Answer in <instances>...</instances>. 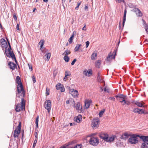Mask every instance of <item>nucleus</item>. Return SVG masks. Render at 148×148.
I'll return each mask as SVG.
<instances>
[{
    "mask_svg": "<svg viewBox=\"0 0 148 148\" xmlns=\"http://www.w3.org/2000/svg\"><path fill=\"white\" fill-rule=\"evenodd\" d=\"M9 48H8V52L7 53V50H5V53L6 56L8 58L11 57L12 59H14L16 63H17V61L16 60L15 55L13 51H11L12 48L10 42L8 41Z\"/></svg>",
    "mask_w": 148,
    "mask_h": 148,
    "instance_id": "obj_1",
    "label": "nucleus"
},
{
    "mask_svg": "<svg viewBox=\"0 0 148 148\" xmlns=\"http://www.w3.org/2000/svg\"><path fill=\"white\" fill-rule=\"evenodd\" d=\"M25 100L23 98L21 99V104L18 103L15 105V110L16 112H19L20 110H24L25 108Z\"/></svg>",
    "mask_w": 148,
    "mask_h": 148,
    "instance_id": "obj_2",
    "label": "nucleus"
},
{
    "mask_svg": "<svg viewBox=\"0 0 148 148\" xmlns=\"http://www.w3.org/2000/svg\"><path fill=\"white\" fill-rule=\"evenodd\" d=\"M16 83L18 84L17 86V91L18 93H20L21 91L22 93H24V95H25V91L23 88V86L22 83L21 82V78L19 76H17L16 78Z\"/></svg>",
    "mask_w": 148,
    "mask_h": 148,
    "instance_id": "obj_3",
    "label": "nucleus"
},
{
    "mask_svg": "<svg viewBox=\"0 0 148 148\" xmlns=\"http://www.w3.org/2000/svg\"><path fill=\"white\" fill-rule=\"evenodd\" d=\"M139 135L136 134H133L131 135L130 138L128 139V141L131 144H135L138 142V138Z\"/></svg>",
    "mask_w": 148,
    "mask_h": 148,
    "instance_id": "obj_4",
    "label": "nucleus"
},
{
    "mask_svg": "<svg viewBox=\"0 0 148 148\" xmlns=\"http://www.w3.org/2000/svg\"><path fill=\"white\" fill-rule=\"evenodd\" d=\"M126 97V95H124L122 94H118L115 96V97L121 103L122 105L123 106L126 104V101L125 98Z\"/></svg>",
    "mask_w": 148,
    "mask_h": 148,
    "instance_id": "obj_5",
    "label": "nucleus"
},
{
    "mask_svg": "<svg viewBox=\"0 0 148 148\" xmlns=\"http://www.w3.org/2000/svg\"><path fill=\"white\" fill-rule=\"evenodd\" d=\"M89 142L91 145L93 146H97L99 143V140L97 137H92L90 138Z\"/></svg>",
    "mask_w": 148,
    "mask_h": 148,
    "instance_id": "obj_6",
    "label": "nucleus"
},
{
    "mask_svg": "<svg viewBox=\"0 0 148 148\" xmlns=\"http://www.w3.org/2000/svg\"><path fill=\"white\" fill-rule=\"evenodd\" d=\"M117 51V49H115L112 54L110 55H108V56L106 58V60L109 62L111 61L112 59H114L115 56L116 55Z\"/></svg>",
    "mask_w": 148,
    "mask_h": 148,
    "instance_id": "obj_7",
    "label": "nucleus"
},
{
    "mask_svg": "<svg viewBox=\"0 0 148 148\" xmlns=\"http://www.w3.org/2000/svg\"><path fill=\"white\" fill-rule=\"evenodd\" d=\"M17 127L18 129H16L14 131V138L18 137V135L20 133L21 129V122H19Z\"/></svg>",
    "mask_w": 148,
    "mask_h": 148,
    "instance_id": "obj_8",
    "label": "nucleus"
},
{
    "mask_svg": "<svg viewBox=\"0 0 148 148\" xmlns=\"http://www.w3.org/2000/svg\"><path fill=\"white\" fill-rule=\"evenodd\" d=\"M44 107L48 112L50 111L51 107V101L50 100H47L45 101Z\"/></svg>",
    "mask_w": 148,
    "mask_h": 148,
    "instance_id": "obj_9",
    "label": "nucleus"
},
{
    "mask_svg": "<svg viewBox=\"0 0 148 148\" xmlns=\"http://www.w3.org/2000/svg\"><path fill=\"white\" fill-rule=\"evenodd\" d=\"M99 121L98 119H94L92 121V123L91 124V126L93 128L95 127H97L99 126L98 123Z\"/></svg>",
    "mask_w": 148,
    "mask_h": 148,
    "instance_id": "obj_10",
    "label": "nucleus"
},
{
    "mask_svg": "<svg viewBox=\"0 0 148 148\" xmlns=\"http://www.w3.org/2000/svg\"><path fill=\"white\" fill-rule=\"evenodd\" d=\"M69 93L74 97H77L78 95V91L76 90H75L73 89H70Z\"/></svg>",
    "mask_w": 148,
    "mask_h": 148,
    "instance_id": "obj_11",
    "label": "nucleus"
},
{
    "mask_svg": "<svg viewBox=\"0 0 148 148\" xmlns=\"http://www.w3.org/2000/svg\"><path fill=\"white\" fill-rule=\"evenodd\" d=\"M132 11L135 12L136 15L138 16H142L143 15L141 12L138 8H135L132 10Z\"/></svg>",
    "mask_w": 148,
    "mask_h": 148,
    "instance_id": "obj_12",
    "label": "nucleus"
},
{
    "mask_svg": "<svg viewBox=\"0 0 148 148\" xmlns=\"http://www.w3.org/2000/svg\"><path fill=\"white\" fill-rule=\"evenodd\" d=\"M108 136V135L107 134L102 133L99 134V137L105 141L107 140Z\"/></svg>",
    "mask_w": 148,
    "mask_h": 148,
    "instance_id": "obj_13",
    "label": "nucleus"
},
{
    "mask_svg": "<svg viewBox=\"0 0 148 148\" xmlns=\"http://www.w3.org/2000/svg\"><path fill=\"white\" fill-rule=\"evenodd\" d=\"M139 138L143 141V143H148V136L139 135Z\"/></svg>",
    "mask_w": 148,
    "mask_h": 148,
    "instance_id": "obj_14",
    "label": "nucleus"
},
{
    "mask_svg": "<svg viewBox=\"0 0 148 148\" xmlns=\"http://www.w3.org/2000/svg\"><path fill=\"white\" fill-rule=\"evenodd\" d=\"M8 65L10 66V68L12 70H14L16 66L15 64L11 62H9Z\"/></svg>",
    "mask_w": 148,
    "mask_h": 148,
    "instance_id": "obj_15",
    "label": "nucleus"
},
{
    "mask_svg": "<svg viewBox=\"0 0 148 148\" xmlns=\"http://www.w3.org/2000/svg\"><path fill=\"white\" fill-rule=\"evenodd\" d=\"M91 103L92 101L91 100H85V106L86 108V109L88 108L90 106V103Z\"/></svg>",
    "mask_w": 148,
    "mask_h": 148,
    "instance_id": "obj_16",
    "label": "nucleus"
},
{
    "mask_svg": "<svg viewBox=\"0 0 148 148\" xmlns=\"http://www.w3.org/2000/svg\"><path fill=\"white\" fill-rule=\"evenodd\" d=\"M116 137V136L115 135L112 136L109 138L108 136L107 140H106V141L108 142H112L114 140V139Z\"/></svg>",
    "mask_w": 148,
    "mask_h": 148,
    "instance_id": "obj_17",
    "label": "nucleus"
},
{
    "mask_svg": "<svg viewBox=\"0 0 148 148\" xmlns=\"http://www.w3.org/2000/svg\"><path fill=\"white\" fill-rule=\"evenodd\" d=\"M132 103L135 104L140 107H142L143 106V104L142 103L137 101H133Z\"/></svg>",
    "mask_w": 148,
    "mask_h": 148,
    "instance_id": "obj_18",
    "label": "nucleus"
},
{
    "mask_svg": "<svg viewBox=\"0 0 148 148\" xmlns=\"http://www.w3.org/2000/svg\"><path fill=\"white\" fill-rule=\"evenodd\" d=\"M51 53H48L46 54L44 56V58L45 60L48 61L51 56Z\"/></svg>",
    "mask_w": 148,
    "mask_h": 148,
    "instance_id": "obj_19",
    "label": "nucleus"
},
{
    "mask_svg": "<svg viewBox=\"0 0 148 148\" xmlns=\"http://www.w3.org/2000/svg\"><path fill=\"white\" fill-rule=\"evenodd\" d=\"M127 13V10L125 9L124 12V16L123 17V22L122 23L123 27L124 26L125 23L126 21V15Z\"/></svg>",
    "mask_w": 148,
    "mask_h": 148,
    "instance_id": "obj_20",
    "label": "nucleus"
},
{
    "mask_svg": "<svg viewBox=\"0 0 148 148\" xmlns=\"http://www.w3.org/2000/svg\"><path fill=\"white\" fill-rule=\"evenodd\" d=\"M131 135L127 133H125L121 136V138L123 139L127 138H128L129 136L130 137Z\"/></svg>",
    "mask_w": 148,
    "mask_h": 148,
    "instance_id": "obj_21",
    "label": "nucleus"
},
{
    "mask_svg": "<svg viewBox=\"0 0 148 148\" xmlns=\"http://www.w3.org/2000/svg\"><path fill=\"white\" fill-rule=\"evenodd\" d=\"M65 76L63 80L64 81H66L67 79L68 78V76H69L71 75V73L69 71H66L65 72Z\"/></svg>",
    "mask_w": 148,
    "mask_h": 148,
    "instance_id": "obj_22",
    "label": "nucleus"
},
{
    "mask_svg": "<svg viewBox=\"0 0 148 148\" xmlns=\"http://www.w3.org/2000/svg\"><path fill=\"white\" fill-rule=\"evenodd\" d=\"M101 64V61L100 60H98L95 63V66L98 68H100Z\"/></svg>",
    "mask_w": 148,
    "mask_h": 148,
    "instance_id": "obj_23",
    "label": "nucleus"
},
{
    "mask_svg": "<svg viewBox=\"0 0 148 148\" xmlns=\"http://www.w3.org/2000/svg\"><path fill=\"white\" fill-rule=\"evenodd\" d=\"M142 110V109H139L138 108H135L132 111L136 113H138V114H140V112Z\"/></svg>",
    "mask_w": 148,
    "mask_h": 148,
    "instance_id": "obj_24",
    "label": "nucleus"
},
{
    "mask_svg": "<svg viewBox=\"0 0 148 148\" xmlns=\"http://www.w3.org/2000/svg\"><path fill=\"white\" fill-rule=\"evenodd\" d=\"M141 147L142 148H148V143H143Z\"/></svg>",
    "mask_w": 148,
    "mask_h": 148,
    "instance_id": "obj_25",
    "label": "nucleus"
},
{
    "mask_svg": "<svg viewBox=\"0 0 148 148\" xmlns=\"http://www.w3.org/2000/svg\"><path fill=\"white\" fill-rule=\"evenodd\" d=\"M97 79L98 82L101 83H103L104 82V81L102 80V78L100 77L99 74H98V75L97 77Z\"/></svg>",
    "mask_w": 148,
    "mask_h": 148,
    "instance_id": "obj_26",
    "label": "nucleus"
},
{
    "mask_svg": "<svg viewBox=\"0 0 148 148\" xmlns=\"http://www.w3.org/2000/svg\"><path fill=\"white\" fill-rule=\"evenodd\" d=\"M97 54L94 53H93L91 56V59L92 60H95L96 59V58L97 57Z\"/></svg>",
    "mask_w": 148,
    "mask_h": 148,
    "instance_id": "obj_27",
    "label": "nucleus"
},
{
    "mask_svg": "<svg viewBox=\"0 0 148 148\" xmlns=\"http://www.w3.org/2000/svg\"><path fill=\"white\" fill-rule=\"evenodd\" d=\"M81 45V44L77 45L75 48L74 49L75 51V52L79 50Z\"/></svg>",
    "mask_w": 148,
    "mask_h": 148,
    "instance_id": "obj_28",
    "label": "nucleus"
},
{
    "mask_svg": "<svg viewBox=\"0 0 148 148\" xmlns=\"http://www.w3.org/2000/svg\"><path fill=\"white\" fill-rule=\"evenodd\" d=\"M74 106L77 110H80V106L79 103H77L76 105H74Z\"/></svg>",
    "mask_w": 148,
    "mask_h": 148,
    "instance_id": "obj_29",
    "label": "nucleus"
},
{
    "mask_svg": "<svg viewBox=\"0 0 148 148\" xmlns=\"http://www.w3.org/2000/svg\"><path fill=\"white\" fill-rule=\"evenodd\" d=\"M74 32H73L72 35L71 36V37L69 38V42L70 44H71L72 42V41H73V38L74 36Z\"/></svg>",
    "mask_w": 148,
    "mask_h": 148,
    "instance_id": "obj_30",
    "label": "nucleus"
},
{
    "mask_svg": "<svg viewBox=\"0 0 148 148\" xmlns=\"http://www.w3.org/2000/svg\"><path fill=\"white\" fill-rule=\"evenodd\" d=\"M1 46H2V48L3 49H5V50H7V53L8 52V49H7V48L8 47V45H7V43H6V44H2V45H1Z\"/></svg>",
    "mask_w": 148,
    "mask_h": 148,
    "instance_id": "obj_31",
    "label": "nucleus"
},
{
    "mask_svg": "<svg viewBox=\"0 0 148 148\" xmlns=\"http://www.w3.org/2000/svg\"><path fill=\"white\" fill-rule=\"evenodd\" d=\"M74 120L77 123H79L80 122L81 120L77 116L75 117L74 118Z\"/></svg>",
    "mask_w": 148,
    "mask_h": 148,
    "instance_id": "obj_32",
    "label": "nucleus"
},
{
    "mask_svg": "<svg viewBox=\"0 0 148 148\" xmlns=\"http://www.w3.org/2000/svg\"><path fill=\"white\" fill-rule=\"evenodd\" d=\"M64 59L65 62H69L70 58L68 56H65L64 57Z\"/></svg>",
    "mask_w": 148,
    "mask_h": 148,
    "instance_id": "obj_33",
    "label": "nucleus"
},
{
    "mask_svg": "<svg viewBox=\"0 0 148 148\" xmlns=\"http://www.w3.org/2000/svg\"><path fill=\"white\" fill-rule=\"evenodd\" d=\"M105 111V109H103V110L101 111L99 114V116L100 117H101L103 115V113H104Z\"/></svg>",
    "mask_w": 148,
    "mask_h": 148,
    "instance_id": "obj_34",
    "label": "nucleus"
},
{
    "mask_svg": "<svg viewBox=\"0 0 148 148\" xmlns=\"http://www.w3.org/2000/svg\"><path fill=\"white\" fill-rule=\"evenodd\" d=\"M62 85L60 84H57L56 86V88L57 90H59L60 89V88H61Z\"/></svg>",
    "mask_w": 148,
    "mask_h": 148,
    "instance_id": "obj_35",
    "label": "nucleus"
},
{
    "mask_svg": "<svg viewBox=\"0 0 148 148\" xmlns=\"http://www.w3.org/2000/svg\"><path fill=\"white\" fill-rule=\"evenodd\" d=\"M82 144H77L74 147V148H82Z\"/></svg>",
    "mask_w": 148,
    "mask_h": 148,
    "instance_id": "obj_36",
    "label": "nucleus"
},
{
    "mask_svg": "<svg viewBox=\"0 0 148 148\" xmlns=\"http://www.w3.org/2000/svg\"><path fill=\"white\" fill-rule=\"evenodd\" d=\"M39 44L40 45V49H41L43 47L44 45V41L43 40H41L39 43Z\"/></svg>",
    "mask_w": 148,
    "mask_h": 148,
    "instance_id": "obj_37",
    "label": "nucleus"
},
{
    "mask_svg": "<svg viewBox=\"0 0 148 148\" xmlns=\"http://www.w3.org/2000/svg\"><path fill=\"white\" fill-rule=\"evenodd\" d=\"M1 45H2V44H5L7 43L6 41L4 39H1Z\"/></svg>",
    "mask_w": 148,
    "mask_h": 148,
    "instance_id": "obj_38",
    "label": "nucleus"
},
{
    "mask_svg": "<svg viewBox=\"0 0 148 148\" xmlns=\"http://www.w3.org/2000/svg\"><path fill=\"white\" fill-rule=\"evenodd\" d=\"M71 51L69 50H66L65 51V53H66V56H67L68 55L70 54L71 53Z\"/></svg>",
    "mask_w": 148,
    "mask_h": 148,
    "instance_id": "obj_39",
    "label": "nucleus"
},
{
    "mask_svg": "<svg viewBox=\"0 0 148 148\" xmlns=\"http://www.w3.org/2000/svg\"><path fill=\"white\" fill-rule=\"evenodd\" d=\"M39 121V116L38 115L36 118V121H35V123L36 124H38V122Z\"/></svg>",
    "mask_w": 148,
    "mask_h": 148,
    "instance_id": "obj_40",
    "label": "nucleus"
},
{
    "mask_svg": "<svg viewBox=\"0 0 148 148\" xmlns=\"http://www.w3.org/2000/svg\"><path fill=\"white\" fill-rule=\"evenodd\" d=\"M28 66L29 67V69L31 71H32V67L31 64L28 63Z\"/></svg>",
    "mask_w": 148,
    "mask_h": 148,
    "instance_id": "obj_41",
    "label": "nucleus"
},
{
    "mask_svg": "<svg viewBox=\"0 0 148 148\" xmlns=\"http://www.w3.org/2000/svg\"><path fill=\"white\" fill-rule=\"evenodd\" d=\"M46 94L48 95H49V90L47 88H46Z\"/></svg>",
    "mask_w": 148,
    "mask_h": 148,
    "instance_id": "obj_42",
    "label": "nucleus"
},
{
    "mask_svg": "<svg viewBox=\"0 0 148 148\" xmlns=\"http://www.w3.org/2000/svg\"><path fill=\"white\" fill-rule=\"evenodd\" d=\"M32 79L33 80V82L34 83H35L36 82L35 78L34 76L32 77Z\"/></svg>",
    "mask_w": 148,
    "mask_h": 148,
    "instance_id": "obj_43",
    "label": "nucleus"
},
{
    "mask_svg": "<svg viewBox=\"0 0 148 148\" xmlns=\"http://www.w3.org/2000/svg\"><path fill=\"white\" fill-rule=\"evenodd\" d=\"M76 60H77L76 59H74L71 62V64L72 65H73L75 64V63L76 62Z\"/></svg>",
    "mask_w": 148,
    "mask_h": 148,
    "instance_id": "obj_44",
    "label": "nucleus"
},
{
    "mask_svg": "<svg viewBox=\"0 0 148 148\" xmlns=\"http://www.w3.org/2000/svg\"><path fill=\"white\" fill-rule=\"evenodd\" d=\"M37 139H35L34 140V143H33V146H36V144L37 142Z\"/></svg>",
    "mask_w": 148,
    "mask_h": 148,
    "instance_id": "obj_45",
    "label": "nucleus"
},
{
    "mask_svg": "<svg viewBox=\"0 0 148 148\" xmlns=\"http://www.w3.org/2000/svg\"><path fill=\"white\" fill-rule=\"evenodd\" d=\"M140 113L143 114H148V112H145L144 111L141 110V111L140 112Z\"/></svg>",
    "mask_w": 148,
    "mask_h": 148,
    "instance_id": "obj_46",
    "label": "nucleus"
},
{
    "mask_svg": "<svg viewBox=\"0 0 148 148\" xmlns=\"http://www.w3.org/2000/svg\"><path fill=\"white\" fill-rule=\"evenodd\" d=\"M63 87H61V88H60V90L61 92H64L65 91V89L63 87V86H62Z\"/></svg>",
    "mask_w": 148,
    "mask_h": 148,
    "instance_id": "obj_47",
    "label": "nucleus"
},
{
    "mask_svg": "<svg viewBox=\"0 0 148 148\" xmlns=\"http://www.w3.org/2000/svg\"><path fill=\"white\" fill-rule=\"evenodd\" d=\"M116 1L119 3H121L122 2H123V3L125 2L124 0H115Z\"/></svg>",
    "mask_w": 148,
    "mask_h": 148,
    "instance_id": "obj_48",
    "label": "nucleus"
},
{
    "mask_svg": "<svg viewBox=\"0 0 148 148\" xmlns=\"http://www.w3.org/2000/svg\"><path fill=\"white\" fill-rule=\"evenodd\" d=\"M89 44H90V42L88 41H87L86 42V48H87L88 47V46L89 45Z\"/></svg>",
    "mask_w": 148,
    "mask_h": 148,
    "instance_id": "obj_49",
    "label": "nucleus"
},
{
    "mask_svg": "<svg viewBox=\"0 0 148 148\" xmlns=\"http://www.w3.org/2000/svg\"><path fill=\"white\" fill-rule=\"evenodd\" d=\"M13 18H14L15 21H16L17 20V18L15 14H14L13 15Z\"/></svg>",
    "mask_w": 148,
    "mask_h": 148,
    "instance_id": "obj_50",
    "label": "nucleus"
},
{
    "mask_svg": "<svg viewBox=\"0 0 148 148\" xmlns=\"http://www.w3.org/2000/svg\"><path fill=\"white\" fill-rule=\"evenodd\" d=\"M104 90L105 92H109V89H107L106 88H104Z\"/></svg>",
    "mask_w": 148,
    "mask_h": 148,
    "instance_id": "obj_51",
    "label": "nucleus"
},
{
    "mask_svg": "<svg viewBox=\"0 0 148 148\" xmlns=\"http://www.w3.org/2000/svg\"><path fill=\"white\" fill-rule=\"evenodd\" d=\"M130 104V102L128 101H126V103L125 104L129 105Z\"/></svg>",
    "mask_w": 148,
    "mask_h": 148,
    "instance_id": "obj_52",
    "label": "nucleus"
},
{
    "mask_svg": "<svg viewBox=\"0 0 148 148\" xmlns=\"http://www.w3.org/2000/svg\"><path fill=\"white\" fill-rule=\"evenodd\" d=\"M84 72L86 75H87V74L88 72V71L87 70H85L84 71Z\"/></svg>",
    "mask_w": 148,
    "mask_h": 148,
    "instance_id": "obj_53",
    "label": "nucleus"
},
{
    "mask_svg": "<svg viewBox=\"0 0 148 148\" xmlns=\"http://www.w3.org/2000/svg\"><path fill=\"white\" fill-rule=\"evenodd\" d=\"M110 99L113 100V101H114L115 100V98L113 97H111L109 98Z\"/></svg>",
    "mask_w": 148,
    "mask_h": 148,
    "instance_id": "obj_54",
    "label": "nucleus"
},
{
    "mask_svg": "<svg viewBox=\"0 0 148 148\" xmlns=\"http://www.w3.org/2000/svg\"><path fill=\"white\" fill-rule=\"evenodd\" d=\"M16 28L17 29V30H19L20 29L19 27V25L18 24H17V25Z\"/></svg>",
    "mask_w": 148,
    "mask_h": 148,
    "instance_id": "obj_55",
    "label": "nucleus"
},
{
    "mask_svg": "<svg viewBox=\"0 0 148 148\" xmlns=\"http://www.w3.org/2000/svg\"><path fill=\"white\" fill-rule=\"evenodd\" d=\"M81 1H80V2H78L77 3V6H78V7H79V6L81 4Z\"/></svg>",
    "mask_w": 148,
    "mask_h": 148,
    "instance_id": "obj_56",
    "label": "nucleus"
},
{
    "mask_svg": "<svg viewBox=\"0 0 148 148\" xmlns=\"http://www.w3.org/2000/svg\"><path fill=\"white\" fill-rule=\"evenodd\" d=\"M86 26V25L85 24L84 27L82 28V30H86L85 27Z\"/></svg>",
    "mask_w": 148,
    "mask_h": 148,
    "instance_id": "obj_57",
    "label": "nucleus"
},
{
    "mask_svg": "<svg viewBox=\"0 0 148 148\" xmlns=\"http://www.w3.org/2000/svg\"><path fill=\"white\" fill-rule=\"evenodd\" d=\"M36 134L35 135V137L36 138V139H37H37H38V134H37V132H36Z\"/></svg>",
    "mask_w": 148,
    "mask_h": 148,
    "instance_id": "obj_58",
    "label": "nucleus"
},
{
    "mask_svg": "<svg viewBox=\"0 0 148 148\" xmlns=\"http://www.w3.org/2000/svg\"><path fill=\"white\" fill-rule=\"evenodd\" d=\"M145 30L147 32V33L148 34V27H147V28H146L145 29Z\"/></svg>",
    "mask_w": 148,
    "mask_h": 148,
    "instance_id": "obj_59",
    "label": "nucleus"
},
{
    "mask_svg": "<svg viewBox=\"0 0 148 148\" xmlns=\"http://www.w3.org/2000/svg\"><path fill=\"white\" fill-rule=\"evenodd\" d=\"M88 73L89 74H92L91 71H89L88 72Z\"/></svg>",
    "mask_w": 148,
    "mask_h": 148,
    "instance_id": "obj_60",
    "label": "nucleus"
},
{
    "mask_svg": "<svg viewBox=\"0 0 148 148\" xmlns=\"http://www.w3.org/2000/svg\"><path fill=\"white\" fill-rule=\"evenodd\" d=\"M36 129H37L38 127V124H36Z\"/></svg>",
    "mask_w": 148,
    "mask_h": 148,
    "instance_id": "obj_61",
    "label": "nucleus"
},
{
    "mask_svg": "<svg viewBox=\"0 0 148 148\" xmlns=\"http://www.w3.org/2000/svg\"><path fill=\"white\" fill-rule=\"evenodd\" d=\"M66 103L67 104L69 103V100H67L66 101Z\"/></svg>",
    "mask_w": 148,
    "mask_h": 148,
    "instance_id": "obj_62",
    "label": "nucleus"
},
{
    "mask_svg": "<svg viewBox=\"0 0 148 148\" xmlns=\"http://www.w3.org/2000/svg\"><path fill=\"white\" fill-rule=\"evenodd\" d=\"M88 7L87 6H85L84 7V9L85 10L88 9Z\"/></svg>",
    "mask_w": 148,
    "mask_h": 148,
    "instance_id": "obj_63",
    "label": "nucleus"
},
{
    "mask_svg": "<svg viewBox=\"0 0 148 148\" xmlns=\"http://www.w3.org/2000/svg\"><path fill=\"white\" fill-rule=\"evenodd\" d=\"M62 55L66 56V53H65V51L62 53Z\"/></svg>",
    "mask_w": 148,
    "mask_h": 148,
    "instance_id": "obj_64",
    "label": "nucleus"
}]
</instances>
